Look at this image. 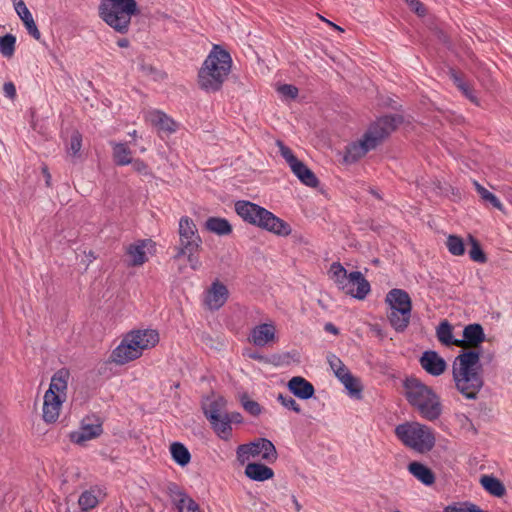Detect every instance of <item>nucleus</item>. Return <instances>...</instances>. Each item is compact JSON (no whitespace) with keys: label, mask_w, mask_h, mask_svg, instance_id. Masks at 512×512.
Instances as JSON below:
<instances>
[{"label":"nucleus","mask_w":512,"mask_h":512,"mask_svg":"<svg viewBox=\"0 0 512 512\" xmlns=\"http://www.w3.org/2000/svg\"><path fill=\"white\" fill-rule=\"evenodd\" d=\"M480 352H461L452 364V376L457 391L466 399L476 400L484 386Z\"/></svg>","instance_id":"1"},{"label":"nucleus","mask_w":512,"mask_h":512,"mask_svg":"<svg viewBox=\"0 0 512 512\" xmlns=\"http://www.w3.org/2000/svg\"><path fill=\"white\" fill-rule=\"evenodd\" d=\"M401 118L397 115H385L372 123L363 137L346 147L344 162L351 164L357 162L369 151L375 149L384 138L396 129Z\"/></svg>","instance_id":"2"},{"label":"nucleus","mask_w":512,"mask_h":512,"mask_svg":"<svg viewBox=\"0 0 512 512\" xmlns=\"http://www.w3.org/2000/svg\"><path fill=\"white\" fill-rule=\"evenodd\" d=\"M232 67V58L220 45H213L198 72V83L206 92H216L222 88Z\"/></svg>","instance_id":"3"},{"label":"nucleus","mask_w":512,"mask_h":512,"mask_svg":"<svg viewBox=\"0 0 512 512\" xmlns=\"http://www.w3.org/2000/svg\"><path fill=\"white\" fill-rule=\"evenodd\" d=\"M405 396L411 406L419 414L429 420H437L442 414V405L439 396L433 389L419 379L411 377L404 381Z\"/></svg>","instance_id":"4"},{"label":"nucleus","mask_w":512,"mask_h":512,"mask_svg":"<svg viewBox=\"0 0 512 512\" xmlns=\"http://www.w3.org/2000/svg\"><path fill=\"white\" fill-rule=\"evenodd\" d=\"M158 342L159 334L154 329L130 331L112 351L111 359L116 364H126L139 358L145 350L153 348Z\"/></svg>","instance_id":"5"},{"label":"nucleus","mask_w":512,"mask_h":512,"mask_svg":"<svg viewBox=\"0 0 512 512\" xmlns=\"http://www.w3.org/2000/svg\"><path fill=\"white\" fill-rule=\"evenodd\" d=\"M235 211L243 221L278 236H288L292 231L287 222L280 219L266 208L250 201H237L235 203Z\"/></svg>","instance_id":"6"},{"label":"nucleus","mask_w":512,"mask_h":512,"mask_svg":"<svg viewBox=\"0 0 512 512\" xmlns=\"http://www.w3.org/2000/svg\"><path fill=\"white\" fill-rule=\"evenodd\" d=\"M99 17L120 34L129 31L131 18L138 12L135 0H101Z\"/></svg>","instance_id":"7"},{"label":"nucleus","mask_w":512,"mask_h":512,"mask_svg":"<svg viewBox=\"0 0 512 512\" xmlns=\"http://www.w3.org/2000/svg\"><path fill=\"white\" fill-rule=\"evenodd\" d=\"M69 372L60 369L51 378L48 390L44 394L43 420L50 424L56 422L59 413L66 399Z\"/></svg>","instance_id":"8"},{"label":"nucleus","mask_w":512,"mask_h":512,"mask_svg":"<svg viewBox=\"0 0 512 512\" xmlns=\"http://www.w3.org/2000/svg\"><path fill=\"white\" fill-rule=\"evenodd\" d=\"M226 405L227 401L222 396H207L201 403L203 414L210 422L211 428L219 438L225 441L232 435Z\"/></svg>","instance_id":"9"},{"label":"nucleus","mask_w":512,"mask_h":512,"mask_svg":"<svg viewBox=\"0 0 512 512\" xmlns=\"http://www.w3.org/2000/svg\"><path fill=\"white\" fill-rule=\"evenodd\" d=\"M385 303L390 309V325L396 332H404L409 326L412 311V301L408 292L393 288L386 294Z\"/></svg>","instance_id":"10"},{"label":"nucleus","mask_w":512,"mask_h":512,"mask_svg":"<svg viewBox=\"0 0 512 512\" xmlns=\"http://www.w3.org/2000/svg\"><path fill=\"white\" fill-rule=\"evenodd\" d=\"M395 434L406 446L420 453L430 451L435 445L431 429L417 422L398 425Z\"/></svg>","instance_id":"11"},{"label":"nucleus","mask_w":512,"mask_h":512,"mask_svg":"<svg viewBox=\"0 0 512 512\" xmlns=\"http://www.w3.org/2000/svg\"><path fill=\"white\" fill-rule=\"evenodd\" d=\"M237 460L244 464L250 458L260 457L262 460L273 463L277 460V450L267 438H258L257 440L248 444H242L236 450Z\"/></svg>","instance_id":"12"},{"label":"nucleus","mask_w":512,"mask_h":512,"mask_svg":"<svg viewBox=\"0 0 512 512\" xmlns=\"http://www.w3.org/2000/svg\"><path fill=\"white\" fill-rule=\"evenodd\" d=\"M179 245L177 252H191L198 251L202 245V238L200 237L194 221L188 217L183 216L179 220Z\"/></svg>","instance_id":"13"},{"label":"nucleus","mask_w":512,"mask_h":512,"mask_svg":"<svg viewBox=\"0 0 512 512\" xmlns=\"http://www.w3.org/2000/svg\"><path fill=\"white\" fill-rule=\"evenodd\" d=\"M103 433V421L96 414L85 416L77 431L70 434L73 443L83 445L85 442L99 437Z\"/></svg>","instance_id":"14"},{"label":"nucleus","mask_w":512,"mask_h":512,"mask_svg":"<svg viewBox=\"0 0 512 512\" xmlns=\"http://www.w3.org/2000/svg\"><path fill=\"white\" fill-rule=\"evenodd\" d=\"M248 340L256 347H265L277 340V329L273 321L254 326L249 333Z\"/></svg>","instance_id":"15"},{"label":"nucleus","mask_w":512,"mask_h":512,"mask_svg":"<svg viewBox=\"0 0 512 512\" xmlns=\"http://www.w3.org/2000/svg\"><path fill=\"white\" fill-rule=\"evenodd\" d=\"M229 291L220 281H214L205 292L204 303L210 310L220 309L227 301Z\"/></svg>","instance_id":"16"},{"label":"nucleus","mask_w":512,"mask_h":512,"mask_svg":"<svg viewBox=\"0 0 512 512\" xmlns=\"http://www.w3.org/2000/svg\"><path fill=\"white\" fill-rule=\"evenodd\" d=\"M349 279L347 287L343 290L356 299H365L369 294L371 287L363 274L360 271H352L349 273Z\"/></svg>","instance_id":"17"},{"label":"nucleus","mask_w":512,"mask_h":512,"mask_svg":"<svg viewBox=\"0 0 512 512\" xmlns=\"http://www.w3.org/2000/svg\"><path fill=\"white\" fill-rule=\"evenodd\" d=\"M420 364L422 368L432 376L441 375L447 367L446 361L433 350L425 351L422 354Z\"/></svg>","instance_id":"18"},{"label":"nucleus","mask_w":512,"mask_h":512,"mask_svg":"<svg viewBox=\"0 0 512 512\" xmlns=\"http://www.w3.org/2000/svg\"><path fill=\"white\" fill-rule=\"evenodd\" d=\"M171 501L177 512H202L198 503L192 499L186 492L177 489H170Z\"/></svg>","instance_id":"19"},{"label":"nucleus","mask_w":512,"mask_h":512,"mask_svg":"<svg viewBox=\"0 0 512 512\" xmlns=\"http://www.w3.org/2000/svg\"><path fill=\"white\" fill-rule=\"evenodd\" d=\"M288 389L299 399L308 400L314 396V386L301 376L292 377L288 382Z\"/></svg>","instance_id":"20"},{"label":"nucleus","mask_w":512,"mask_h":512,"mask_svg":"<svg viewBox=\"0 0 512 512\" xmlns=\"http://www.w3.org/2000/svg\"><path fill=\"white\" fill-rule=\"evenodd\" d=\"M293 174L300 180L301 183L308 187L315 188L318 186L319 181L311 169H309L302 161L296 160L289 166Z\"/></svg>","instance_id":"21"},{"label":"nucleus","mask_w":512,"mask_h":512,"mask_svg":"<svg viewBox=\"0 0 512 512\" xmlns=\"http://www.w3.org/2000/svg\"><path fill=\"white\" fill-rule=\"evenodd\" d=\"M15 10L18 14V16L23 21L28 33L36 40H39L41 37V33L39 32L37 25L33 19V16L25 3L20 0L18 3L15 4Z\"/></svg>","instance_id":"22"},{"label":"nucleus","mask_w":512,"mask_h":512,"mask_svg":"<svg viewBox=\"0 0 512 512\" xmlns=\"http://www.w3.org/2000/svg\"><path fill=\"white\" fill-rule=\"evenodd\" d=\"M245 475L253 481L263 482L271 479L274 471L264 464L253 462L246 465Z\"/></svg>","instance_id":"23"},{"label":"nucleus","mask_w":512,"mask_h":512,"mask_svg":"<svg viewBox=\"0 0 512 512\" xmlns=\"http://www.w3.org/2000/svg\"><path fill=\"white\" fill-rule=\"evenodd\" d=\"M204 227L207 231L218 236H227L232 233V225L227 219L222 217H208L204 223Z\"/></svg>","instance_id":"24"},{"label":"nucleus","mask_w":512,"mask_h":512,"mask_svg":"<svg viewBox=\"0 0 512 512\" xmlns=\"http://www.w3.org/2000/svg\"><path fill=\"white\" fill-rule=\"evenodd\" d=\"M147 241L146 240H139L133 244H130L127 249L126 253L129 256V265L130 266H140L144 264L147 260L146 257V248Z\"/></svg>","instance_id":"25"},{"label":"nucleus","mask_w":512,"mask_h":512,"mask_svg":"<svg viewBox=\"0 0 512 512\" xmlns=\"http://www.w3.org/2000/svg\"><path fill=\"white\" fill-rule=\"evenodd\" d=\"M408 471L424 485H432L435 481V476L432 470L420 462L415 461L409 463Z\"/></svg>","instance_id":"26"},{"label":"nucleus","mask_w":512,"mask_h":512,"mask_svg":"<svg viewBox=\"0 0 512 512\" xmlns=\"http://www.w3.org/2000/svg\"><path fill=\"white\" fill-rule=\"evenodd\" d=\"M113 150V159L116 165L126 166L132 163V151L126 143L110 142Z\"/></svg>","instance_id":"27"},{"label":"nucleus","mask_w":512,"mask_h":512,"mask_svg":"<svg viewBox=\"0 0 512 512\" xmlns=\"http://www.w3.org/2000/svg\"><path fill=\"white\" fill-rule=\"evenodd\" d=\"M485 340L483 327L478 323H472L464 327L463 342L478 345Z\"/></svg>","instance_id":"28"},{"label":"nucleus","mask_w":512,"mask_h":512,"mask_svg":"<svg viewBox=\"0 0 512 512\" xmlns=\"http://www.w3.org/2000/svg\"><path fill=\"white\" fill-rule=\"evenodd\" d=\"M482 487L495 497H502L506 493L504 484L492 475H483L480 478Z\"/></svg>","instance_id":"29"},{"label":"nucleus","mask_w":512,"mask_h":512,"mask_svg":"<svg viewBox=\"0 0 512 512\" xmlns=\"http://www.w3.org/2000/svg\"><path fill=\"white\" fill-rule=\"evenodd\" d=\"M172 459L181 467L187 466L191 461V454L188 448L181 442H173L170 445Z\"/></svg>","instance_id":"30"},{"label":"nucleus","mask_w":512,"mask_h":512,"mask_svg":"<svg viewBox=\"0 0 512 512\" xmlns=\"http://www.w3.org/2000/svg\"><path fill=\"white\" fill-rule=\"evenodd\" d=\"M436 334H437L438 340L446 346H449L451 344H454L456 346H461L463 344V341L458 340V339H453L452 325L447 320L442 321L438 325V327L436 329Z\"/></svg>","instance_id":"31"},{"label":"nucleus","mask_w":512,"mask_h":512,"mask_svg":"<svg viewBox=\"0 0 512 512\" xmlns=\"http://www.w3.org/2000/svg\"><path fill=\"white\" fill-rule=\"evenodd\" d=\"M329 273L339 288L343 290L347 287V283L350 280L349 273H347V270L339 262L331 264Z\"/></svg>","instance_id":"32"},{"label":"nucleus","mask_w":512,"mask_h":512,"mask_svg":"<svg viewBox=\"0 0 512 512\" xmlns=\"http://www.w3.org/2000/svg\"><path fill=\"white\" fill-rule=\"evenodd\" d=\"M345 389L348 391L350 397L355 399L362 398V385L360 380L354 377L352 374L350 376H346L344 379L340 381Z\"/></svg>","instance_id":"33"},{"label":"nucleus","mask_w":512,"mask_h":512,"mask_svg":"<svg viewBox=\"0 0 512 512\" xmlns=\"http://www.w3.org/2000/svg\"><path fill=\"white\" fill-rule=\"evenodd\" d=\"M153 122L159 126V128L163 131H167L169 133L175 132L177 129L176 122L168 117L165 113L157 111L154 114Z\"/></svg>","instance_id":"34"},{"label":"nucleus","mask_w":512,"mask_h":512,"mask_svg":"<svg viewBox=\"0 0 512 512\" xmlns=\"http://www.w3.org/2000/svg\"><path fill=\"white\" fill-rule=\"evenodd\" d=\"M446 246L448 251L454 256H462L465 253L464 242L459 236L449 235Z\"/></svg>","instance_id":"35"},{"label":"nucleus","mask_w":512,"mask_h":512,"mask_svg":"<svg viewBox=\"0 0 512 512\" xmlns=\"http://www.w3.org/2000/svg\"><path fill=\"white\" fill-rule=\"evenodd\" d=\"M16 37L12 34H6L0 38V53L4 57H11L15 51Z\"/></svg>","instance_id":"36"},{"label":"nucleus","mask_w":512,"mask_h":512,"mask_svg":"<svg viewBox=\"0 0 512 512\" xmlns=\"http://www.w3.org/2000/svg\"><path fill=\"white\" fill-rule=\"evenodd\" d=\"M78 504L86 511L94 508L98 504V499L92 491H84L78 499Z\"/></svg>","instance_id":"37"},{"label":"nucleus","mask_w":512,"mask_h":512,"mask_svg":"<svg viewBox=\"0 0 512 512\" xmlns=\"http://www.w3.org/2000/svg\"><path fill=\"white\" fill-rule=\"evenodd\" d=\"M470 243H471V248L469 250L470 258L475 262L484 263L486 261V256H485V253L483 252L480 244L478 243V241L475 238H473L472 236H470Z\"/></svg>","instance_id":"38"},{"label":"nucleus","mask_w":512,"mask_h":512,"mask_svg":"<svg viewBox=\"0 0 512 512\" xmlns=\"http://www.w3.org/2000/svg\"><path fill=\"white\" fill-rule=\"evenodd\" d=\"M82 147V136L78 131L72 133L67 152L70 156L76 157Z\"/></svg>","instance_id":"39"},{"label":"nucleus","mask_w":512,"mask_h":512,"mask_svg":"<svg viewBox=\"0 0 512 512\" xmlns=\"http://www.w3.org/2000/svg\"><path fill=\"white\" fill-rule=\"evenodd\" d=\"M277 400L286 409L292 410V411H294L296 413H300L301 412L300 405L296 402V400L292 396H290V395H283V394L280 393L277 396Z\"/></svg>","instance_id":"40"},{"label":"nucleus","mask_w":512,"mask_h":512,"mask_svg":"<svg viewBox=\"0 0 512 512\" xmlns=\"http://www.w3.org/2000/svg\"><path fill=\"white\" fill-rule=\"evenodd\" d=\"M241 403L245 411L252 416H259L262 412V407L258 402L254 400H251L247 397H243L241 399Z\"/></svg>","instance_id":"41"},{"label":"nucleus","mask_w":512,"mask_h":512,"mask_svg":"<svg viewBox=\"0 0 512 512\" xmlns=\"http://www.w3.org/2000/svg\"><path fill=\"white\" fill-rule=\"evenodd\" d=\"M280 155L285 159L287 164L292 165L298 158L294 155L293 151L286 146L281 140L276 141Z\"/></svg>","instance_id":"42"},{"label":"nucleus","mask_w":512,"mask_h":512,"mask_svg":"<svg viewBox=\"0 0 512 512\" xmlns=\"http://www.w3.org/2000/svg\"><path fill=\"white\" fill-rule=\"evenodd\" d=\"M197 251H191V252H177L175 257L180 258L182 256L187 257V261L193 270H198L201 266V262L199 261V258L195 255Z\"/></svg>","instance_id":"43"},{"label":"nucleus","mask_w":512,"mask_h":512,"mask_svg":"<svg viewBox=\"0 0 512 512\" xmlns=\"http://www.w3.org/2000/svg\"><path fill=\"white\" fill-rule=\"evenodd\" d=\"M277 90L282 96L290 99H295L298 96V89L294 85L283 84Z\"/></svg>","instance_id":"44"},{"label":"nucleus","mask_w":512,"mask_h":512,"mask_svg":"<svg viewBox=\"0 0 512 512\" xmlns=\"http://www.w3.org/2000/svg\"><path fill=\"white\" fill-rule=\"evenodd\" d=\"M406 4L414 11L418 16H425L426 9L419 0H404Z\"/></svg>","instance_id":"45"},{"label":"nucleus","mask_w":512,"mask_h":512,"mask_svg":"<svg viewBox=\"0 0 512 512\" xmlns=\"http://www.w3.org/2000/svg\"><path fill=\"white\" fill-rule=\"evenodd\" d=\"M327 362L331 368V370L333 371V373L337 370H339L343 365V361L338 357L336 356L335 354H328L327 355Z\"/></svg>","instance_id":"46"},{"label":"nucleus","mask_w":512,"mask_h":512,"mask_svg":"<svg viewBox=\"0 0 512 512\" xmlns=\"http://www.w3.org/2000/svg\"><path fill=\"white\" fill-rule=\"evenodd\" d=\"M484 201L490 203L494 208L498 209L499 211L505 212L503 204L493 193L489 192V194L486 195V197L484 198Z\"/></svg>","instance_id":"47"},{"label":"nucleus","mask_w":512,"mask_h":512,"mask_svg":"<svg viewBox=\"0 0 512 512\" xmlns=\"http://www.w3.org/2000/svg\"><path fill=\"white\" fill-rule=\"evenodd\" d=\"M131 164H132L133 169L136 172H138L140 174H143V175H147L148 174V166H147V164L144 161H142L140 159H136V160L132 159V163Z\"/></svg>","instance_id":"48"},{"label":"nucleus","mask_w":512,"mask_h":512,"mask_svg":"<svg viewBox=\"0 0 512 512\" xmlns=\"http://www.w3.org/2000/svg\"><path fill=\"white\" fill-rule=\"evenodd\" d=\"M4 95L9 99H14L16 97V88L12 82H6L3 85Z\"/></svg>","instance_id":"49"},{"label":"nucleus","mask_w":512,"mask_h":512,"mask_svg":"<svg viewBox=\"0 0 512 512\" xmlns=\"http://www.w3.org/2000/svg\"><path fill=\"white\" fill-rule=\"evenodd\" d=\"M352 373L349 371V369L345 366V364L337 371L334 372V375L336 378L341 381L346 376H350Z\"/></svg>","instance_id":"50"},{"label":"nucleus","mask_w":512,"mask_h":512,"mask_svg":"<svg viewBox=\"0 0 512 512\" xmlns=\"http://www.w3.org/2000/svg\"><path fill=\"white\" fill-rule=\"evenodd\" d=\"M462 93L472 102H476V97L473 93V90L470 88L469 84L466 82L465 86L460 89Z\"/></svg>","instance_id":"51"},{"label":"nucleus","mask_w":512,"mask_h":512,"mask_svg":"<svg viewBox=\"0 0 512 512\" xmlns=\"http://www.w3.org/2000/svg\"><path fill=\"white\" fill-rule=\"evenodd\" d=\"M451 78L459 90L465 86L466 82L455 71L451 72Z\"/></svg>","instance_id":"52"},{"label":"nucleus","mask_w":512,"mask_h":512,"mask_svg":"<svg viewBox=\"0 0 512 512\" xmlns=\"http://www.w3.org/2000/svg\"><path fill=\"white\" fill-rule=\"evenodd\" d=\"M474 187H475L477 193L480 195L482 200H484L486 195H488L490 192L485 187H483L481 184H479L477 181H474Z\"/></svg>","instance_id":"53"},{"label":"nucleus","mask_w":512,"mask_h":512,"mask_svg":"<svg viewBox=\"0 0 512 512\" xmlns=\"http://www.w3.org/2000/svg\"><path fill=\"white\" fill-rule=\"evenodd\" d=\"M228 419H229L230 425L232 423H237V424L242 423V415L238 412L228 413Z\"/></svg>","instance_id":"54"},{"label":"nucleus","mask_w":512,"mask_h":512,"mask_svg":"<svg viewBox=\"0 0 512 512\" xmlns=\"http://www.w3.org/2000/svg\"><path fill=\"white\" fill-rule=\"evenodd\" d=\"M501 192L505 199L512 205V187L505 186L502 188Z\"/></svg>","instance_id":"55"},{"label":"nucleus","mask_w":512,"mask_h":512,"mask_svg":"<svg viewBox=\"0 0 512 512\" xmlns=\"http://www.w3.org/2000/svg\"><path fill=\"white\" fill-rule=\"evenodd\" d=\"M247 356L250 358V359H253V360H257V361H266V358L264 355L258 353V352H250L247 354Z\"/></svg>","instance_id":"56"},{"label":"nucleus","mask_w":512,"mask_h":512,"mask_svg":"<svg viewBox=\"0 0 512 512\" xmlns=\"http://www.w3.org/2000/svg\"><path fill=\"white\" fill-rule=\"evenodd\" d=\"M324 329L326 332L332 333L334 335H337L339 333L338 328L335 325H333L332 323L325 324Z\"/></svg>","instance_id":"57"},{"label":"nucleus","mask_w":512,"mask_h":512,"mask_svg":"<svg viewBox=\"0 0 512 512\" xmlns=\"http://www.w3.org/2000/svg\"><path fill=\"white\" fill-rule=\"evenodd\" d=\"M117 45L121 48H126L129 46V41L125 38L123 39H119L118 42H117Z\"/></svg>","instance_id":"58"},{"label":"nucleus","mask_w":512,"mask_h":512,"mask_svg":"<svg viewBox=\"0 0 512 512\" xmlns=\"http://www.w3.org/2000/svg\"><path fill=\"white\" fill-rule=\"evenodd\" d=\"M292 502L294 504L295 510L300 511L302 507H301V504L296 499V497H294V496L292 497Z\"/></svg>","instance_id":"59"},{"label":"nucleus","mask_w":512,"mask_h":512,"mask_svg":"<svg viewBox=\"0 0 512 512\" xmlns=\"http://www.w3.org/2000/svg\"><path fill=\"white\" fill-rule=\"evenodd\" d=\"M87 257H88L89 262H92L96 259V255L92 251L88 252Z\"/></svg>","instance_id":"60"},{"label":"nucleus","mask_w":512,"mask_h":512,"mask_svg":"<svg viewBox=\"0 0 512 512\" xmlns=\"http://www.w3.org/2000/svg\"><path fill=\"white\" fill-rule=\"evenodd\" d=\"M49 179H50V174H49V173H47V177H46V183H47V185H49Z\"/></svg>","instance_id":"61"},{"label":"nucleus","mask_w":512,"mask_h":512,"mask_svg":"<svg viewBox=\"0 0 512 512\" xmlns=\"http://www.w3.org/2000/svg\"><path fill=\"white\" fill-rule=\"evenodd\" d=\"M129 135L132 136V137H135L136 136V131L134 130L133 132H130Z\"/></svg>","instance_id":"62"},{"label":"nucleus","mask_w":512,"mask_h":512,"mask_svg":"<svg viewBox=\"0 0 512 512\" xmlns=\"http://www.w3.org/2000/svg\"><path fill=\"white\" fill-rule=\"evenodd\" d=\"M336 29L342 30L339 26L334 25Z\"/></svg>","instance_id":"63"},{"label":"nucleus","mask_w":512,"mask_h":512,"mask_svg":"<svg viewBox=\"0 0 512 512\" xmlns=\"http://www.w3.org/2000/svg\"><path fill=\"white\" fill-rule=\"evenodd\" d=\"M26 512H31V511H26Z\"/></svg>","instance_id":"64"}]
</instances>
